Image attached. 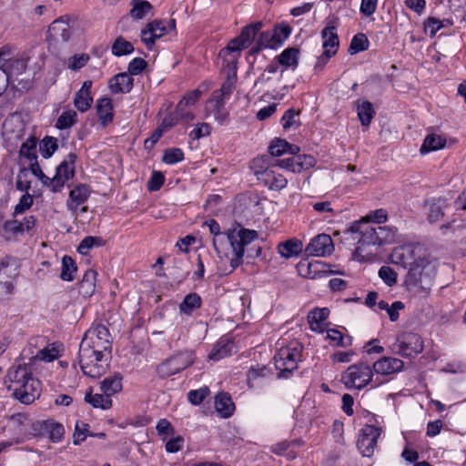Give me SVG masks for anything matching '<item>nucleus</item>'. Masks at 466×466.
I'll return each instance as SVG.
<instances>
[{"mask_svg":"<svg viewBox=\"0 0 466 466\" xmlns=\"http://www.w3.org/2000/svg\"><path fill=\"white\" fill-rule=\"evenodd\" d=\"M208 223L209 231L214 235L213 246L218 257V270L220 276L231 274L243 263L245 248L258 238L256 230L234 228L221 233L219 224L211 219Z\"/></svg>","mask_w":466,"mask_h":466,"instance_id":"1","label":"nucleus"},{"mask_svg":"<svg viewBox=\"0 0 466 466\" xmlns=\"http://www.w3.org/2000/svg\"><path fill=\"white\" fill-rule=\"evenodd\" d=\"M5 383L13 396L23 404H31L40 396L41 382L26 363L14 364L7 372Z\"/></svg>","mask_w":466,"mask_h":466,"instance_id":"2","label":"nucleus"},{"mask_svg":"<svg viewBox=\"0 0 466 466\" xmlns=\"http://www.w3.org/2000/svg\"><path fill=\"white\" fill-rule=\"evenodd\" d=\"M77 359L86 376L99 378L106 371L111 356L92 350L85 342L83 345H79Z\"/></svg>","mask_w":466,"mask_h":466,"instance_id":"3","label":"nucleus"},{"mask_svg":"<svg viewBox=\"0 0 466 466\" xmlns=\"http://www.w3.org/2000/svg\"><path fill=\"white\" fill-rule=\"evenodd\" d=\"M435 266L425 259L410 268L406 276V285L409 289L427 294L434 282Z\"/></svg>","mask_w":466,"mask_h":466,"instance_id":"4","label":"nucleus"},{"mask_svg":"<svg viewBox=\"0 0 466 466\" xmlns=\"http://www.w3.org/2000/svg\"><path fill=\"white\" fill-rule=\"evenodd\" d=\"M262 25L261 22H256L245 26L238 37L230 40L228 46L219 51L218 56L222 59H228L233 56L236 58L237 62L240 56V51L250 46L256 35L261 30Z\"/></svg>","mask_w":466,"mask_h":466,"instance_id":"5","label":"nucleus"},{"mask_svg":"<svg viewBox=\"0 0 466 466\" xmlns=\"http://www.w3.org/2000/svg\"><path fill=\"white\" fill-rule=\"evenodd\" d=\"M301 358V347L299 343L290 344L279 350L274 357L276 369L279 371V377L289 376L298 368Z\"/></svg>","mask_w":466,"mask_h":466,"instance_id":"6","label":"nucleus"},{"mask_svg":"<svg viewBox=\"0 0 466 466\" xmlns=\"http://www.w3.org/2000/svg\"><path fill=\"white\" fill-rule=\"evenodd\" d=\"M85 342L86 346H89L92 350L111 356L112 339L106 326L102 324L93 325L85 333L80 345H83Z\"/></svg>","mask_w":466,"mask_h":466,"instance_id":"7","label":"nucleus"},{"mask_svg":"<svg viewBox=\"0 0 466 466\" xmlns=\"http://www.w3.org/2000/svg\"><path fill=\"white\" fill-rule=\"evenodd\" d=\"M373 371L370 366L364 362L350 365L342 375V380L348 388L360 390L367 386L372 379Z\"/></svg>","mask_w":466,"mask_h":466,"instance_id":"8","label":"nucleus"},{"mask_svg":"<svg viewBox=\"0 0 466 466\" xmlns=\"http://www.w3.org/2000/svg\"><path fill=\"white\" fill-rule=\"evenodd\" d=\"M423 341L420 335L412 332H404L399 335L391 345V350L402 357H413L423 350Z\"/></svg>","mask_w":466,"mask_h":466,"instance_id":"9","label":"nucleus"},{"mask_svg":"<svg viewBox=\"0 0 466 466\" xmlns=\"http://www.w3.org/2000/svg\"><path fill=\"white\" fill-rule=\"evenodd\" d=\"M193 362L194 357L191 351L181 352L159 364L157 371L161 378H167L187 369Z\"/></svg>","mask_w":466,"mask_h":466,"instance_id":"10","label":"nucleus"},{"mask_svg":"<svg viewBox=\"0 0 466 466\" xmlns=\"http://www.w3.org/2000/svg\"><path fill=\"white\" fill-rule=\"evenodd\" d=\"M348 232L353 234H359L360 238L358 239V247L356 248L355 252L360 253L365 246L370 245H378L379 246V238H378V228L365 220H359L353 222L350 228L347 229Z\"/></svg>","mask_w":466,"mask_h":466,"instance_id":"11","label":"nucleus"},{"mask_svg":"<svg viewBox=\"0 0 466 466\" xmlns=\"http://www.w3.org/2000/svg\"><path fill=\"white\" fill-rule=\"evenodd\" d=\"M291 155V157L275 160L271 166L279 167L293 173H299L303 170H308L316 165V159L311 155H300L299 153Z\"/></svg>","mask_w":466,"mask_h":466,"instance_id":"12","label":"nucleus"},{"mask_svg":"<svg viewBox=\"0 0 466 466\" xmlns=\"http://www.w3.org/2000/svg\"><path fill=\"white\" fill-rule=\"evenodd\" d=\"M223 69L227 71V78L222 84L220 89L215 90L212 93L214 97H219L225 100L229 99L237 82V62L233 56L228 59H223Z\"/></svg>","mask_w":466,"mask_h":466,"instance_id":"13","label":"nucleus"},{"mask_svg":"<svg viewBox=\"0 0 466 466\" xmlns=\"http://www.w3.org/2000/svg\"><path fill=\"white\" fill-rule=\"evenodd\" d=\"M381 434V429L374 425H365L360 434L357 447L363 456L373 454L377 441Z\"/></svg>","mask_w":466,"mask_h":466,"instance_id":"14","label":"nucleus"},{"mask_svg":"<svg viewBox=\"0 0 466 466\" xmlns=\"http://www.w3.org/2000/svg\"><path fill=\"white\" fill-rule=\"evenodd\" d=\"M334 249L331 238L327 234H319L313 238L306 247L309 256L325 257L330 255Z\"/></svg>","mask_w":466,"mask_h":466,"instance_id":"15","label":"nucleus"},{"mask_svg":"<svg viewBox=\"0 0 466 466\" xmlns=\"http://www.w3.org/2000/svg\"><path fill=\"white\" fill-rule=\"evenodd\" d=\"M255 175L258 180L261 181L270 190L279 191L286 187L288 184V180L283 175L275 172L270 167L256 170Z\"/></svg>","mask_w":466,"mask_h":466,"instance_id":"16","label":"nucleus"},{"mask_svg":"<svg viewBox=\"0 0 466 466\" xmlns=\"http://www.w3.org/2000/svg\"><path fill=\"white\" fill-rule=\"evenodd\" d=\"M167 33V26L163 20H154L147 25L141 31V40L148 48H151L156 40Z\"/></svg>","mask_w":466,"mask_h":466,"instance_id":"17","label":"nucleus"},{"mask_svg":"<svg viewBox=\"0 0 466 466\" xmlns=\"http://www.w3.org/2000/svg\"><path fill=\"white\" fill-rule=\"evenodd\" d=\"M373 370L377 374L391 375L402 370L404 363L401 360L392 357H382L373 364Z\"/></svg>","mask_w":466,"mask_h":466,"instance_id":"18","label":"nucleus"},{"mask_svg":"<svg viewBox=\"0 0 466 466\" xmlns=\"http://www.w3.org/2000/svg\"><path fill=\"white\" fill-rule=\"evenodd\" d=\"M92 81L86 80L83 83L81 88L76 93L74 97V105L80 112L87 111L93 103L91 96Z\"/></svg>","mask_w":466,"mask_h":466,"instance_id":"19","label":"nucleus"},{"mask_svg":"<svg viewBox=\"0 0 466 466\" xmlns=\"http://www.w3.org/2000/svg\"><path fill=\"white\" fill-rule=\"evenodd\" d=\"M425 206L428 207V221L430 223H436L443 218L444 209L449 206V204L446 198H438L426 200Z\"/></svg>","mask_w":466,"mask_h":466,"instance_id":"20","label":"nucleus"},{"mask_svg":"<svg viewBox=\"0 0 466 466\" xmlns=\"http://www.w3.org/2000/svg\"><path fill=\"white\" fill-rule=\"evenodd\" d=\"M321 36L323 38L322 46L324 48V55L326 56V59H329L337 53L339 46L336 28L334 26L325 27L321 32Z\"/></svg>","mask_w":466,"mask_h":466,"instance_id":"21","label":"nucleus"},{"mask_svg":"<svg viewBox=\"0 0 466 466\" xmlns=\"http://www.w3.org/2000/svg\"><path fill=\"white\" fill-rule=\"evenodd\" d=\"M390 258L394 264L409 268L420 262L414 258V250L410 246L395 248Z\"/></svg>","mask_w":466,"mask_h":466,"instance_id":"22","label":"nucleus"},{"mask_svg":"<svg viewBox=\"0 0 466 466\" xmlns=\"http://www.w3.org/2000/svg\"><path fill=\"white\" fill-rule=\"evenodd\" d=\"M48 33L52 38L67 42L72 35V28L63 17L56 19L49 26Z\"/></svg>","mask_w":466,"mask_h":466,"instance_id":"23","label":"nucleus"},{"mask_svg":"<svg viewBox=\"0 0 466 466\" xmlns=\"http://www.w3.org/2000/svg\"><path fill=\"white\" fill-rule=\"evenodd\" d=\"M90 190L88 186L81 184L74 187L69 193L67 208L72 212H76L79 206L84 204L89 198Z\"/></svg>","mask_w":466,"mask_h":466,"instance_id":"24","label":"nucleus"},{"mask_svg":"<svg viewBox=\"0 0 466 466\" xmlns=\"http://www.w3.org/2000/svg\"><path fill=\"white\" fill-rule=\"evenodd\" d=\"M133 77L127 73H120L109 81V89L113 94L128 93L133 87Z\"/></svg>","mask_w":466,"mask_h":466,"instance_id":"25","label":"nucleus"},{"mask_svg":"<svg viewBox=\"0 0 466 466\" xmlns=\"http://www.w3.org/2000/svg\"><path fill=\"white\" fill-rule=\"evenodd\" d=\"M27 63L28 57L25 54L16 53L9 64H5L6 66H4V74L2 75L4 77H7V79L10 75H21L25 71Z\"/></svg>","mask_w":466,"mask_h":466,"instance_id":"26","label":"nucleus"},{"mask_svg":"<svg viewBox=\"0 0 466 466\" xmlns=\"http://www.w3.org/2000/svg\"><path fill=\"white\" fill-rule=\"evenodd\" d=\"M215 409L223 418L230 417L235 410V404L228 393H219L215 399Z\"/></svg>","mask_w":466,"mask_h":466,"instance_id":"27","label":"nucleus"},{"mask_svg":"<svg viewBox=\"0 0 466 466\" xmlns=\"http://www.w3.org/2000/svg\"><path fill=\"white\" fill-rule=\"evenodd\" d=\"M122 381L123 376L120 373L116 372L113 375L105 378L101 381L100 390L103 393L112 396L122 390Z\"/></svg>","mask_w":466,"mask_h":466,"instance_id":"28","label":"nucleus"},{"mask_svg":"<svg viewBox=\"0 0 466 466\" xmlns=\"http://www.w3.org/2000/svg\"><path fill=\"white\" fill-rule=\"evenodd\" d=\"M226 101L227 100L219 97H214V96H211L208 101L210 114L213 115L214 118L219 124H223L228 116V113L225 109Z\"/></svg>","mask_w":466,"mask_h":466,"instance_id":"29","label":"nucleus"},{"mask_svg":"<svg viewBox=\"0 0 466 466\" xmlns=\"http://www.w3.org/2000/svg\"><path fill=\"white\" fill-rule=\"evenodd\" d=\"M233 350V342L228 339L221 338L213 347L208 358L212 360L218 361L223 358L231 355Z\"/></svg>","mask_w":466,"mask_h":466,"instance_id":"30","label":"nucleus"},{"mask_svg":"<svg viewBox=\"0 0 466 466\" xmlns=\"http://www.w3.org/2000/svg\"><path fill=\"white\" fill-rule=\"evenodd\" d=\"M96 112L99 117V121L103 126H106L113 120V106L112 101L108 97H103L96 102Z\"/></svg>","mask_w":466,"mask_h":466,"instance_id":"31","label":"nucleus"},{"mask_svg":"<svg viewBox=\"0 0 466 466\" xmlns=\"http://www.w3.org/2000/svg\"><path fill=\"white\" fill-rule=\"evenodd\" d=\"M300 148L296 145H291L285 139L276 138L268 147V152L274 157H279L285 153H299Z\"/></svg>","mask_w":466,"mask_h":466,"instance_id":"32","label":"nucleus"},{"mask_svg":"<svg viewBox=\"0 0 466 466\" xmlns=\"http://www.w3.org/2000/svg\"><path fill=\"white\" fill-rule=\"evenodd\" d=\"M201 305V297L196 292H191L183 299L178 306V309L181 314L190 316L193 311L198 309Z\"/></svg>","mask_w":466,"mask_h":466,"instance_id":"33","label":"nucleus"},{"mask_svg":"<svg viewBox=\"0 0 466 466\" xmlns=\"http://www.w3.org/2000/svg\"><path fill=\"white\" fill-rule=\"evenodd\" d=\"M329 311L326 308L311 310L308 316L310 329L314 331L322 332L323 325L329 317Z\"/></svg>","mask_w":466,"mask_h":466,"instance_id":"34","label":"nucleus"},{"mask_svg":"<svg viewBox=\"0 0 466 466\" xmlns=\"http://www.w3.org/2000/svg\"><path fill=\"white\" fill-rule=\"evenodd\" d=\"M445 137L435 133H431L426 136L420 151L421 154H425L431 151L441 149L445 147Z\"/></svg>","mask_w":466,"mask_h":466,"instance_id":"35","label":"nucleus"},{"mask_svg":"<svg viewBox=\"0 0 466 466\" xmlns=\"http://www.w3.org/2000/svg\"><path fill=\"white\" fill-rule=\"evenodd\" d=\"M77 157L75 153H69L56 168V174L69 180L75 176V163Z\"/></svg>","mask_w":466,"mask_h":466,"instance_id":"36","label":"nucleus"},{"mask_svg":"<svg viewBox=\"0 0 466 466\" xmlns=\"http://www.w3.org/2000/svg\"><path fill=\"white\" fill-rule=\"evenodd\" d=\"M278 251L285 258L296 257L302 251V243L298 239H289L279 244Z\"/></svg>","mask_w":466,"mask_h":466,"instance_id":"37","label":"nucleus"},{"mask_svg":"<svg viewBox=\"0 0 466 466\" xmlns=\"http://www.w3.org/2000/svg\"><path fill=\"white\" fill-rule=\"evenodd\" d=\"M41 427L53 442H58L62 440L65 429L64 426L54 420L42 421Z\"/></svg>","mask_w":466,"mask_h":466,"instance_id":"38","label":"nucleus"},{"mask_svg":"<svg viewBox=\"0 0 466 466\" xmlns=\"http://www.w3.org/2000/svg\"><path fill=\"white\" fill-rule=\"evenodd\" d=\"M85 400L94 408L107 410L112 407L111 396L106 393L92 394L91 390L86 393Z\"/></svg>","mask_w":466,"mask_h":466,"instance_id":"39","label":"nucleus"},{"mask_svg":"<svg viewBox=\"0 0 466 466\" xmlns=\"http://www.w3.org/2000/svg\"><path fill=\"white\" fill-rule=\"evenodd\" d=\"M357 111L361 125L369 127L375 115L372 104L367 100L359 101L357 104Z\"/></svg>","mask_w":466,"mask_h":466,"instance_id":"40","label":"nucleus"},{"mask_svg":"<svg viewBox=\"0 0 466 466\" xmlns=\"http://www.w3.org/2000/svg\"><path fill=\"white\" fill-rule=\"evenodd\" d=\"M278 63L285 67H297L299 63V50L294 47L286 48L277 57Z\"/></svg>","mask_w":466,"mask_h":466,"instance_id":"41","label":"nucleus"},{"mask_svg":"<svg viewBox=\"0 0 466 466\" xmlns=\"http://www.w3.org/2000/svg\"><path fill=\"white\" fill-rule=\"evenodd\" d=\"M276 44L277 43L275 42V37L272 32H261L258 35L256 46L250 49L249 54L251 56H255L264 48L274 47Z\"/></svg>","mask_w":466,"mask_h":466,"instance_id":"42","label":"nucleus"},{"mask_svg":"<svg viewBox=\"0 0 466 466\" xmlns=\"http://www.w3.org/2000/svg\"><path fill=\"white\" fill-rule=\"evenodd\" d=\"M306 277L309 279H318L329 276L331 271L328 269V266L320 261L309 262L307 265Z\"/></svg>","mask_w":466,"mask_h":466,"instance_id":"43","label":"nucleus"},{"mask_svg":"<svg viewBox=\"0 0 466 466\" xmlns=\"http://www.w3.org/2000/svg\"><path fill=\"white\" fill-rule=\"evenodd\" d=\"M77 267L74 259L69 256H64L62 258V269L60 278L64 281H72L75 278Z\"/></svg>","mask_w":466,"mask_h":466,"instance_id":"44","label":"nucleus"},{"mask_svg":"<svg viewBox=\"0 0 466 466\" xmlns=\"http://www.w3.org/2000/svg\"><path fill=\"white\" fill-rule=\"evenodd\" d=\"M379 246L391 244L396 241L397 228L389 226H377Z\"/></svg>","mask_w":466,"mask_h":466,"instance_id":"45","label":"nucleus"},{"mask_svg":"<svg viewBox=\"0 0 466 466\" xmlns=\"http://www.w3.org/2000/svg\"><path fill=\"white\" fill-rule=\"evenodd\" d=\"M132 5L130 15L135 19L144 18L153 8L147 0H132Z\"/></svg>","mask_w":466,"mask_h":466,"instance_id":"46","label":"nucleus"},{"mask_svg":"<svg viewBox=\"0 0 466 466\" xmlns=\"http://www.w3.org/2000/svg\"><path fill=\"white\" fill-rule=\"evenodd\" d=\"M77 114L76 111L69 109L64 111L57 118L56 127L60 130L67 129L73 127L76 122Z\"/></svg>","mask_w":466,"mask_h":466,"instance_id":"47","label":"nucleus"},{"mask_svg":"<svg viewBox=\"0 0 466 466\" xmlns=\"http://www.w3.org/2000/svg\"><path fill=\"white\" fill-rule=\"evenodd\" d=\"M96 271L88 269L86 271L81 282L80 289L83 290L85 295L91 296L95 291Z\"/></svg>","mask_w":466,"mask_h":466,"instance_id":"48","label":"nucleus"},{"mask_svg":"<svg viewBox=\"0 0 466 466\" xmlns=\"http://www.w3.org/2000/svg\"><path fill=\"white\" fill-rule=\"evenodd\" d=\"M133 51V45L122 36H118L112 46V54L116 56L129 55Z\"/></svg>","mask_w":466,"mask_h":466,"instance_id":"49","label":"nucleus"},{"mask_svg":"<svg viewBox=\"0 0 466 466\" xmlns=\"http://www.w3.org/2000/svg\"><path fill=\"white\" fill-rule=\"evenodd\" d=\"M270 370L265 365H257L251 367L248 372V384L249 388L255 386V381L259 378H265L268 376Z\"/></svg>","mask_w":466,"mask_h":466,"instance_id":"50","label":"nucleus"},{"mask_svg":"<svg viewBox=\"0 0 466 466\" xmlns=\"http://www.w3.org/2000/svg\"><path fill=\"white\" fill-rule=\"evenodd\" d=\"M369 48V40L364 34H357L351 39L349 52L350 55H355L360 52L365 51Z\"/></svg>","mask_w":466,"mask_h":466,"instance_id":"51","label":"nucleus"},{"mask_svg":"<svg viewBox=\"0 0 466 466\" xmlns=\"http://www.w3.org/2000/svg\"><path fill=\"white\" fill-rule=\"evenodd\" d=\"M327 338L334 342L335 346L349 347L352 344V338L350 336H343V334L335 329L327 331Z\"/></svg>","mask_w":466,"mask_h":466,"instance_id":"52","label":"nucleus"},{"mask_svg":"<svg viewBox=\"0 0 466 466\" xmlns=\"http://www.w3.org/2000/svg\"><path fill=\"white\" fill-rule=\"evenodd\" d=\"M90 60L88 54L81 53L76 54L69 57L66 62L67 68L72 71H78L83 68Z\"/></svg>","mask_w":466,"mask_h":466,"instance_id":"53","label":"nucleus"},{"mask_svg":"<svg viewBox=\"0 0 466 466\" xmlns=\"http://www.w3.org/2000/svg\"><path fill=\"white\" fill-rule=\"evenodd\" d=\"M58 148L57 140L53 137H46L40 146V152L43 157L49 158Z\"/></svg>","mask_w":466,"mask_h":466,"instance_id":"54","label":"nucleus"},{"mask_svg":"<svg viewBox=\"0 0 466 466\" xmlns=\"http://www.w3.org/2000/svg\"><path fill=\"white\" fill-rule=\"evenodd\" d=\"M104 244V240L99 237H86L79 244L77 251L82 255H86L89 250L96 246L100 247Z\"/></svg>","mask_w":466,"mask_h":466,"instance_id":"55","label":"nucleus"},{"mask_svg":"<svg viewBox=\"0 0 466 466\" xmlns=\"http://www.w3.org/2000/svg\"><path fill=\"white\" fill-rule=\"evenodd\" d=\"M59 357V350L55 344L49 345L40 350H38L35 358L46 362L53 361Z\"/></svg>","mask_w":466,"mask_h":466,"instance_id":"56","label":"nucleus"},{"mask_svg":"<svg viewBox=\"0 0 466 466\" xmlns=\"http://www.w3.org/2000/svg\"><path fill=\"white\" fill-rule=\"evenodd\" d=\"M36 144L37 141L35 137L28 138L22 144L20 147V155L27 157L30 160H35Z\"/></svg>","mask_w":466,"mask_h":466,"instance_id":"57","label":"nucleus"},{"mask_svg":"<svg viewBox=\"0 0 466 466\" xmlns=\"http://www.w3.org/2000/svg\"><path fill=\"white\" fill-rule=\"evenodd\" d=\"M89 425L83 421L77 420L75 426V432L73 434V442L75 445H79L86 439L88 434Z\"/></svg>","mask_w":466,"mask_h":466,"instance_id":"58","label":"nucleus"},{"mask_svg":"<svg viewBox=\"0 0 466 466\" xmlns=\"http://www.w3.org/2000/svg\"><path fill=\"white\" fill-rule=\"evenodd\" d=\"M201 96V91L199 89H194L186 94L180 101L177 103V110L182 111L187 106L194 105Z\"/></svg>","mask_w":466,"mask_h":466,"instance_id":"59","label":"nucleus"},{"mask_svg":"<svg viewBox=\"0 0 466 466\" xmlns=\"http://www.w3.org/2000/svg\"><path fill=\"white\" fill-rule=\"evenodd\" d=\"M184 159V153L180 148L167 149L163 155L162 160L166 164L173 165Z\"/></svg>","mask_w":466,"mask_h":466,"instance_id":"60","label":"nucleus"},{"mask_svg":"<svg viewBox=\"0 0 466 466\" xmlns=\"http://www.w3.org/2000/svg\"><path fill=\"white\" fill-rule=\"evenodd\" d=\"M444 27V21L435 17H428L424 22V31L429 32L431 37H434L436 33Z\"/></svg>","mask_w":466,"mask_h":466,"instance_id":"61","label":"nucleus"},{"mask_svg":"<svg viewBox=\"0 0 466 466\" xmlns=\"http://www.w3.org/2000/svg\"><path fill=\"white\" fill-rule=\"evenodd\" d=\"M33 203V197L29 193L24 194L20 198L18 204L15 205L13 216L15 217L24 213L32 207Z\"/></svg>","mask_w":466,"mask_h":466,"instance_id":"62","label":"nucleus"},{"mask_svg":"<svg viewBox=\"0 0 466 466\" xmlns=\"http://www.w3.org/2000/svg\"><path fill=\"white\" fill-rule=\"evenodd\" d=\"M209 394V390L208 387L200 388L198 390H190L187 393V399L190 403L193 405L200 404L206 397Z\"/></svg>","mask_w":466,"mask_h":466,"instance_id":"63","label":"nucleus"},{"mask_svg":"<svg viewBox=\"0 0 466 466\" xmlns=\"http://www.w3.org/2000/svg\"><path fill=\"white\" fill-rule=\"evenodd\" d=\"M379 276L390 287L397 282V274L390 267H381L379 270Z\"/></svg>","mask_w":466,"mask_h":466,"instance_id":"64","label":"nucleus"}]
</instances>
